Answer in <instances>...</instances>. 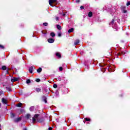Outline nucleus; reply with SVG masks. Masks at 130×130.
Masks as SVG:
<instances>
[{
  "label": "nucleus",
  "instance_id": "1",
  "mask_svg": "<svg viewBox=\"0 0 130 130\" xmlns=\"http://www.w3.org/2000/svg\"><path fill=\"white\" fill-rule=\"evenodd\" d=\"M38 116H39V115L38 114L35 115L34 117L32 118L33 122H36V119H37V118H38Z\"/></svg>",
  "mask_w": 130,
  "mask_h": 130
},
{
  "label": "nucleus",
  "instance_id": "2",
  "mask_svg": "<svg viewBox=\"0 0 130 130\" xmlns=\"http://www.w3.org/2000/svg\"><path fill=\"white\" fill-rule=\"evenodd\" d=\"M57 0H49V4L50 6H52L53 4L56 3Z\"/></svg>",
  "mask_w": 130,
  "mask_h": 130
},
{
  "label": "nucleus",
  "instance_id": "3",
  "mask_svg": "<svg viewBox=\"0 0 130 130\" xmlns=\"http://www.w3.org/2000/svg\"><path fill=\"white\" fill-rule=\"evenodd\" d=\"M19 78L14 77L13 78L11 79V82L12 83H15V82H17V81H18Z\"/></svg>",
  "mask_w": 130,
  "mask_h": 130
},
{
  "label": "nucleus",
  "instance_id": "4",
  "mask_svg": "<svg viewBox=\"0 0 130 130\" xmlns=\"http://www.w3.org/2000/svg\"><path fill=\"white\" fill-rule=\"evenodd\" d=\"M48 42L49 43H53V42H54V40L53 39H48Z\"/></svg>",
  "mask_w": 130,
  "mask_h": 130
},
{
  "label": "nucleus",
  "instance_id": "5",
  "mask_svg": "<svg viewBox=\"0 0 130 130\" xmlns=\"http://www.w3.org/2000/svg\"><path fill=\"white\" fill-rule=\"evenodd\" d=\"M34 68L33 67H31L29 68V72L30 73V74H32V73H33V70H34Z\"/></svg>",
  "mask_w": 130,
  "mask_h": 130
},
{
  "label": "nucleus",
  "instance_id": "6",
  "mask_svg": "<svg viewBox=\"0 0 130 130\" xmlns=\"http://www.w3.org/2000/svg\"><path fill=\"white\" fill-rule=\"evenodd\" d=\"M2 102H3V103H4V104H7V103H8V101H7V100L3 98L2 99Z\"/></svg>",
  "mask_w": 130,
  "mask_h": 130
},
{
  "label": "nucleus",
  "instance_id": "7",
  "mask_svg": "<svg viewBox=\"0 0 130 130\" xmlns=\"http://www.w3.org/2000/svg\"><path fill=\"white\" fill-rule=\"evenodd\" d=\"M80 43V41L79 40H76L74 43L75 45H78Z\"/></svg>",
  "mask_w": 130,
  "mask_h": 130
},
{
  "label": "nucleus",
  "instance_id": "8",
  "mask_svg": "<svg viewBox=\"0 0 130 130\" xmlns=\"http://www.w3.org/2000/svg\"><path fill=\"white\" fill-rule=\"evenodd\" d=\"M56 56H57V57H58L59 58H60V57H61V55H60V53H56Z\"/></svg>",
  "mask_w": 130,
  "mask_h": 130
},
{
  "label": "nucleus",
  "instance_id": "9",
  "mask_svg": "<svg viewBox=\"0 0 130 130\" xmlns=\"http://www.w3.org/2000/svg\"><path fill=\"white\" fill-rule=\"evenodd\" d=\"M74 31V28H72L68 30V33H72Z\"/></svg>",
  "mask_w": 130,
  "mask_h": 130
},
{
  "label": "nucleus",
  "instance_id": "10",
  "mask_svg": "<svg viewBox=\"0 0 130 130\" xmlns=\"http://www.w3.org/2000/svg\"><path fill=\"white\" fill-rule=\"evenodd\" d=\"M92 16H93V13H92V12H90L88 13V17H89L90 18H91Z\"/></svg>",
  "mask_w": 130,
  "mask_h": 130
},
{
  "label": "nucleus",
  "instance_id": "11",
  "mask_svg": "<svg viewBox=\"0 0 130 130\" xmlns=\"http://www.w3.org/2000/svg\"><path fill=\"white\" fill-rule=\"evenodd\" d=\"M56 27H57V29H58V30H61V26L60 25H57Z\"/></svg>",
  "mask_w": 130,
  "mask_h": 130
},
{
  "label": "nucleus",
  "instance_id": "12",
  "mask_svg": "<svg viewBox=\"0 0 130 130\" xmlns=\"http://www.w3.org/2000/svg\"><path fill=\"white\" fill-rule=\"evenodd\" d=\"M37 72L38 73H41L42 71V69L41 68H40L39 69L37 70Z\"/></svg>",
  "mask_w": 130,
  "mask_h": 130
},
{
  "label": "nucleus",
  "instance_id": "13",
  "mask_svg": "<svg viewBox=\"0 0 130 130\" xmlns=\"http://www.w3.org/2000/svg\"><path fill=\"white\" fill-rule=\"evenodd\" d=\"M26 118H27V119H29L30 118V117H31V115L29 114H27L26 115Z\"/></svg>",
  "mask_w": 130,
  "mask_h": 130
},
{
  "label": "nucleus",
  "instance_id": "14",
  "mask_svg": "<svg viewBox=\"0 0 130 130\" xmlns=\"http://www.w3.org/2000/svg\"><path fill=\"white\" fill-rule=\"evenodd\" d=\"M50 36H51V37H54V36H55V34H54V32H51Z\"/></svg>",
  "mask_w": 130,
  "mask_h": 130
},
{
  "label": "nucleus",
  "instance_id": "15",
  "mask_svg": "<svg viewBox=\"0 0 130 130\" xmlns=\"http://www.w3.org/2000/svg\"><path fill=\"white\" fill-rule=\"evenodd\" d=\"M22 105V103H19V104H17L16 105V106H17V107H21Z\"/></svg>",
  "mask_w": 130,
  "mask_h": 130
},
{
  "label": "nucleus",
  "instance_id": "16",
  "mask_svg": "<svg viewBox=\"0 0 130 130\" xmlns=\"http://www.w3.org/2000/svg\"><path fill=\"white\" fill-rule=\"evenodd\" d=\"M35 109V108L34 107H31L30 108H29V110L30 111H33V110H34Z\"/></svg>",
  "mask_w": 130,
  "mask_h": 130
},
{
  "label": "nucleus",
  "instance_id": "17",
  "mask_svg": "<svg viewBox=\"0 0 130 130\" xmlns=\"http://www.w3.org/2000/svg\"><path fill=\"white\" fill-rule=\"evenodd\" d=\"M36 90L37 92H40V91H41V89L39 88H37L36 89Z\"/></svg>",
  "mask_w": 130,
  "mask_h": 130
},
{
  "label": "nucleus",
  "instance_id": "18",
  "mask_svg": "<svg viewBox=\"0 0 130 130\" xmlns=\"http://www.w3.org/2000/svg\"><path fill=\"white\" fill-rule=\"evenodd\" d=\"M2 70H3L4 71L7 70V67H6V66H3V67H2Z\"/></svg>",
  "mask_w": 130,
  "mask_h": 130
},
{
  "label": "nucleus",
  "instance_id": "19",
  "mask_svg": "<svg viewBox=\"0 0 130 130\" xmlns=\"http://www.w3.org/2000/svg\"><path fill=\"white\" fill-rule=\"evenodd\" d=\"M16 116V114L14 113H11V117H15Z\"/></svg>",
  "mask_w": 130,
  "mask_h": 130
},
{
  "label": "nucleus",
  "instance_id": "20",
  "mask_svg": "<svg viewBox=\"0 0 130 130\" xmlns=\"http://www.w3.org/2000/svg\"><path fill=\"white\" fill-rule=\"evenodd\" d=\"M0 48H1V49H5V47L2 45H0Z\"/></svg>",
  "mask_w": 130,
  "mask_h": 130
},
{
  "label": "nucleus",
  "instance_id": "21",
  "mask_svg": "<svg viewBox=\"0 0 130 130\" xmlns=\"http://www.w3.org/2000/svg\"><path fill=\"white\" fill-rule=\"evenodd\" d=\"M16 121H20L21 120V117H18L16 119Z\"/></svg>",
  "mask_w": 130,
  "mask_h": 130
},
{
  "label": "nucleus",
  "instance_id": "22",
  "mask_svg": "<svg viewBox=\"0 0 130 130\" xmlns=\"http://www.w3.org/2000/svg\"><path fill=\"white\" fill-rule=\"evenodd\" d=\"M30 82H31V81H30L29 79H28V80L26 81V83H27V84H30Z\"/></svg>",
  "mask_w": 130,
  "mask_h": 130
},
{
  "label": "nucleus",
  "instance_id": "23",
  "mask_svg": "<svg viewBox=\"0 0 130 130\" xmlns=\"http://www.w3.org/2000/svg\"><path fill=\"white\" fill-rule=\"evenodd\" d=\"M85 120L86 121H90V120H91L90 119V118H85Z\"/></svg>",
  "mask_w": 130,
  "mask_h": 130
},
{
  "label": "nucleus",
  "instance_id": "24",
  "mask_svg": "<svg viewBox=\"0 0 130 130\" xmlns=\"http://www.w3.org/2000/svg\"><path fill=\"white\" fill-rule=\"evenodd\" d=\"M58 37H60V36H61V32L58 33Z\"/></svg>",
  "mask_w": 130,
  "mask_h": 130
},
{
  "label": "nucleus",
  "instance_id": "25",
  "mask_svg": "<svg viewBox=\"0 0 130 130\" xmlns=\"http://www.w3.org/2000/svg\"><path fill=\"white\" fill-rule=\"evenodd\" d=\"M53 87L55 89V88H57V85H56V84H54L53 85Z\"/></svg>",
  "mask_w": 130,
  "mask_h": 130
},
{
  "label": "nucleus",
  "instance_id": "26",
  "mask_svg": "<svg viewBox=\"0 0 130 130\" xmlns=\"http://www.w3.org/2000/svg\"><path fill=\"white\" fill-rule=\"evenodd\" d=\"M80 9H81V10H83V9H85V7H84V6H81L80 7Z\"/></svg>",
  "mask_w": 130,
  "mask_h": 130
},
{
  "label": "nucleus",
  "instance_id": "27",
  "mask_svg": "<svg viewBox=\"0 0 130 130\" xmlns=\"http://www.w3.org/2000/svg\"><path fill=\"white\" fill-rule=\"evenodd\" d=\"M43 25H44V26H47V25H48V23L45 22V23H43Z\"/></svg>",
  "mask_w": 130,
  "mask_h": 130
},
{
  "label": "nucleus",
  "instance_id": "28",
  "mask_svg": "<svg viewBox=\"0 0 130 130\" xmlns=\"http://www.w3.org/2000/svg\"><path fill=\"white\" fill-rule=\"evenodd\" d=\"M126 6H130V2H128L126 4Z\"/></svg>",
  "mask_w": 130,
  "mask_h": 130
},
{
  "label": "nucleus",
  "instance_id": "29",
  "mask_svg": "<svg viewBox=\"0 0 130 130\" xmlns=\"http://www.w3.org/2000/svg\"><path fill=\"white\" fill-rule=\"evenodd\" d=\"M36 82H40V79H37L36 80Z\"/></svg>",
  "mask_w": 130,
  "mask_h": 130
},
{
  "label": "nucleus",
  "instance_id": "30",
  "mask_svg": "<svg viewBox=\"0 0 130 130\" xmlns=\"http://www.w3.org/2000/svg\"><path fill=\"white\" fill-rule=\"evenodd\" d=\"M59 70L60 71H62V67H59Z\"/></svg>",
  "mask_w": 130,
  "mask_h": 130
},
{
  "label": "nucleus",
  "instance_id": "31",
  "mask_svg": "<svg viewBox=\"0 0 130 130\" xmlns=\"http://www.w3.org/2000/svg\"><path fill=\"white\" fill-rule=\"evenodd\" d=\"M48 129L49 130H52V127H49Z\"/></svg>",
  "mask_w": 130,
  "mask_h": 130
},
{
  "label": "nucleus",
  "instance_id": "32",
  "mask_svg": "<svg viewBox=\"0 0 130 130\" xmlns=\"http://www.w3.org/2000/svg\"><path fill=\"white\" fill-rule=\"evenodd\" d=\"M113 22H114V19H112L111 22V24H112V23H113Z\"/></svg>",
  "mask_w": 130,
  "mask_h": 130
},
{
  "label": "nucleus",
  "instance_id": "33",
  "mask_svg": "<svg viewBox=\"0 0 130 130\" xmlns=\"http://www.w3.org/2000/svg\"><path fill=\"white\" fill-rule=\"evenodd\" d=\"M0 94H3V91L2 90H0Z\"/></svg>",
  "mask_w": 130,
  "mask_h": 130
},
{
  "label": "nucleus",
  "instance_id": "34",
  "mask_svg": "<svg viewBox=\"0 0 130 130\" xmlns=\"http://www.w3.org/2000/svg\"><path fill=\"white\" fill-rule=\"evenodd\" d=\"M76 3H80V0H76Z\"/></svg>",
  "mask_w": 130,
  "mask_h": 130
},
{
  "label": "nucleus",
  "instance_id": "35",
  "mask_svg": "<svg viewBox=\"0 0 130 130\" xmlns=\"http://www.w3.org/2000/svg\"><path fill=\"white\" fill-rule=\"evenodd\" d=\"M56 21H58V17H56Z\"/></svg>",
  "mask_w": 130,
  "mask_h": 130
},
{
  "label": "nucleus",
  "instance_id": "36",
  "mask_svg": "<svg viewBox=\"0 0 130 130\" xmlns=\"http://www.w3.org/2000/svg\"><path fill=\"white\" fill-rule=\"evenodd\" d=\"M123 13H126V10H124V11H123Z\"/></svg>",
  "mask_w": 130,
  "mask_h": 130
},
{
  "label": "nucleus",
  "instance_id": "37",
  "mask_svg": "<svg viewBox=\"0 0 130 130\" xmlns=\"http://www.w3.org/2000/svg\"><path fill=\"white\" fill-rule=\"evenodd\" d=\"M45 102L46 103L47 102L46 101V100H45Z\"/></svg>",
  "mask_w": 130,
  "mask_h": 130
},
{
  "label": "nucleus",
  "instance_id": "38",
  "mask_svg": "<svg viewBox=\"0 0 130 130\" xmlns=\"http://www.w3.org/2000/svg\"><path fill=\"white\" fill-rule=\"evenodd\" d=\"M23 130H27V128H25L24 129H23Z\"/></svg>",
  "mask_w": 130,
  "mask_h": 130
},
{
  "label": "nucleus",
  "instance_id": "39",
  "mask_svg": "<svg viewBox=\"0 0 130 130\" xmlns=\"http://www.w3.org/2000/svg\"><path fill=\"white\" fill-rule=\"evenodd\" d=\"M1 106H2V104H1V103H0V108H1Z\"/></svg>",
  "mask_w": 130,
  "mask_h": 130
},
{
  "label": "nucleus",
  "instance_id": "40",
  "mask_svg": "<svg viewBox=\"0 0 130 130\" xmlns=\"http://www.w3.org/2000/svg\"><path fill=\"white\" fill-rule=\"evenodd\" d=\"M9 91H11V89L10 88L9 89Z\"/></svg>",
  "mask_w": 130,
  "mask_h": 130
},
{
  "label": "nucleus",
  "instance_id": "41",
  "mask_svg": "<svg viewBox=\"0 0 130 130\" xmlns=\"http://www.w3.org/2000/svg\"><path fill=\"white\" fill-rule=\"evenodd\" d=\"M9 73V70H7V73Z\"/></svg>",
  "mask_w": 130,
  "mask_h": 130
},
{
  "label": "nucleus",
  "instance_id": "42",
  "mask_svg": "<svg viewBox=\"0 0 130 130\" xmlns=\"http://www.w3.org/2000/svg\"><path fill=\"white\" fill-rule=\"evenodd\" d=\"M1 124H0V127H1Z\"/></svg>",
  "mask_w": 130,
  "mask_h": 130
}]
</instances>
